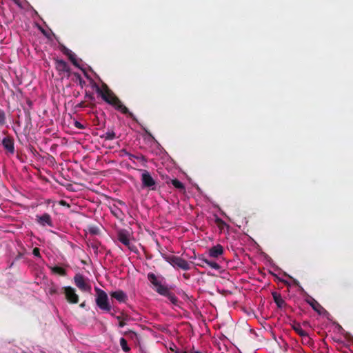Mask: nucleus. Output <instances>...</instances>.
Masks as SVG:
<instances>
[{"label": "nucleus", "mask_w": 353, "mask_h": 353, "mask_svg": "<svg viewBox=\"0 0 353 353\" xmlns=\"http://www.w3.org/2000/svg\"><path fill=\"white\" fill-rule=\"evenodd\" d=\"M51 270L53 273L58 274L61 276L66 275L65 270L60 266H54V267L51 268Z\"/></svg>", "instance_id": "obj_21"}, {"label": "nucleus", "mask_w": 353, "mask_h": 353, "mask_svg": "<svg viewBox=\"0 0 353 353\" xmlns=\"http://www.w3.org/2000/svg\"><path fill=\"white\" fill-rule=\"evenodd\" d=\"M65 294L66 300L70 303H77L79 302V296L76 294L75 290L72 287H63L62 288Z\"/></svg>", "instance_id": "obj_8"}, {"label": "nucleus", "mask_w": 353, "mask_h": 353, "mask_svg": "<svg viewBox=\"0 0 353 353\" xmlns=\"http://www.w3.org/2000/svg\"><path fill=\"white\" fill-rule=\"evenodd\" d=\"M167 179L170 181V183L175 188L183 192L185 190V185H183V183H181L178 179H170L168 176H167Z\"/></svg>", "instance_id": "obj_17"}, {"label": "nucleus", "mask_w": 353, "mask_h": 353, "mask_svg": "<svg viewBox=\"0 0 353 353\" xmlns=\"http://www.w3.org/2000/svg\"><path fill=\"white\" fill-rule=\"evenodd\" d=\"M161 254L164 260L169 263L173 268L181 269L183 270H190V265L189 263L180 256L172 254H166L165 253H161Z\"/></svg>", "instance_id": "obj_3"}, {"label": "nucleus", "mask_w": 353, "mask_h": 353, "mask_svg": "<svg viewBox=\"0 0 353 353\" xmlns=\"http://www.w3.org/2000/svg\"><path fill=\"white\" fill-rule=\"evenodd\" d=\"M74 125L77 128V129H79V130H83L85 128V126L81 123L79 121H75L74 123Z\"/></svg>", "instance_id": "obj_35"}, {"label": "nucleus", "mask_w": 353, "mask_h": 353, "mask_svg": "<svg viewBox=\"0 0 353 353\" xmlns=\"http://www.w3.org/2000/svg\"><path fill=\"white\" fill-rule=\"evenodd\" d=\"M2 145L8 153L13 154L14 152V143L12 137L7 136L2 140Z\"/></svg>", "instance_id": "obj_12"}, {"label": "nucleus", "mask_w": 353, "mask_h": 353, "mask_svg": "<svg viewBox=\"0 0 353 353\" xmlns=\"http://www.w3.org/2000/svg\"><path fill=\"white\" fill-rule=\"evenodd\" d=\"M17 158L21 161L23 162V160L22 159V154L17 152Z\"/></svg>", "instance_id": "obj_43"}, {"label": "nucleus", "mask_w": 353, "mask_h": 353, "mask_svg": "<svg viewBox=\"0 0 353 353\" xmlns=\"http://www.w3.org/2000/svg\"><path fill=\"white\" fill-rule=\"evenodd\" d=\"M117 239L127 246L130 250H133L130 240V232L125 229H119L117 231Z\"/></svg>", "instance_id": "obj_7"}, {"label": "nucleus", "mask_w": 353, "mask_h": 353, "mask_svg": "<svg viewBox=\"0 0 353 353\" xmlns=\"http://www.w3.org/2000/svg\"><path fill=\"white\" fill-rule=\"evenodd\" d=\"M100 137L101 139H104L105 140L110 141V140H113V139H114L116 138V134L112 130H109L105 134H104L103 135H101Z\"/></svg>", "instance_id": "obj_20"}, {"label": "nucleus", "mask_w": 353, "mask_h": 353, "mask_svg": "<svg viewBox=\"0 0 353 353\" xmlns=\"http://www.w3.org/2000/svg\"><path fill=\"white\" fill-rule=\"evenodd\" d=\"M85 106H88V105H85L84 101H81L77 105H76V108H85ZM89 106L93 107L94 105H89Z\"/></svg>", "instance_id": "obj_37"}, {"label": "nucleus", "mask_w": 353, "mask_h": 353, "mask_svg": "<svg viewBox=\"0 0 353 353\" xmlns=\"http://www.w3.org/2000/svg\"><path fill=\"white\" fill-rule=\"evenodd\" d=\"M85 99L87 100H90V101L94 100V97L93 94L92 93H90L88 92H85Z\"/></svg>", "instance_id": "obj_36"}, {"label": "nucleus", "mask_w": 353, "mask_h": 353, "mask_svg": "<svg viewBox=\"0 0 353 353\" xmlns=\"http://www.w3.org/2000/svg\"><path fill=\"white\" fill-rule=\"evenodd\" d=\"M90 247L93 249L95 254H98L99 245L97 243H91Z\"/></svg>", "instance_id": "obj_38"}, {"label": "nucleus", "mask_w": 353, "mask_h": 353, "mask_svg": "<svg viewBox=\"0 0 353 353\" xmlns=\"http://www.w3.org/2000/svg\"><path fill=\"white\" fill-rule=\"evenodd\" d=\"M63 52L64 54L67 55L70 60V61L74 65H75L77 68H80L77 60L76 59L75 54L68 48L64 47L63 49Z\"/></svg>", "instance_id": "obj_16"}, {"label": "nucleus", "mask_w": 353, "mask_h": 353, "mask_svg": "<svg viewBox=\"0 0 353 353\" xmlns=\"http://www.w3.org/2000/svg\"><path fill=\"white\" fill-rule=\"evenodd\" d=\"M115 318L119 321V326L123 327L126 325V323L122 319V316H116Z\"/></svg>", "instance_id": "obj_32"}, {"label": "nucleus", "mask_w": 353, "mask_h": 353, "mask_svg": "<svg viewBox=\"0 0 353 353\" xmlns=\"http://www.w3.org/2000/svg\"><path fill=\"white\" fill-rule=\"evenodd\" d=\"M301 338H302V341H303V343L308 345V344H310L311 343V339L307 333H306Z\"/></svg>", "instance_id": "obj_30"}, {"label": "nucleus", "mask_w": 353, "mask_h": 353, "mask_svg": "<svg viewBox=\"0 0 353 353\" xmlns=\"http://www.w3.org/2000/svg\"><path fill=\"white\" fill-rule=\"evenodd\" d=\"M6 117L5 112L2 109H0V124L4 125L6 123Z\"/></svg>", "instance_id": "obj_28"}, {"label": "nucleus", "mask_w": 353, "mask_h": 353, "mask_svg": "<svg viewBox=\"0 0 353 353\" xmlns=\"http://www.w3.org/2000/svg\"><path fill=\"white\" fill-rule=\"evenodd\" d=\"M32 254L36 256H41L40 250L38 248H35L33 249Z\"/></svg>", "instance_id": "obj_39"}, {"label": "nucleus", "mask_w": 353, "mask_h": 353, "mask_svg": "<svg viewBox=\"0 0 353 353\" xmlns=\"http://www.w3.org/2000/svg\"><path fill=\"white\" fill-rule=\"evenodd\" d=\"M272 296L273 297L274 301L276 303V306L280 308H285L288 305L285 300L282 298L280 293L277 292H272Z\"/></svg>", "instance_id": "obj_13"}, {"label": "nucleus", "mask_w": 353, "mask_h": 353, "mask_svg": "<svg viewBox=\"0 0 353 353\" xmlns=\"http://www.w3.org/2000/svg\"><path fill=\"white\" fill-rule=\"evenodd\" d=\"M36 220H37V222L41 226H43V227L46 226V225L50 226V227L53 226L51 216L48 213H44L43 214H42L41 216L37 215Z\"/></svg>", "instance_id": "obj_11"}, {"label": "nucleus", "mask_w": 353, "mask_h": 353, "mask_svg": "<svg viewBox=\"0 0 353 353\" xmlns=\"http://www.w3.org/2000/svg\"><path fill=\"white\" fill-rule=\"evenodd\" d=\"M223 253V248L221 245L217 244L209 250V255L213 258H218Z\"/></svg>", "instance_id": "obj_14"}, {"label": "nucleus", "mask_w": 353, "mask_h": 353, "mask_svg": "<svg viewBox=\"0 0 353 353\" xmlns=\"http://www.w3.org/2000/svg\"><path fill=\"white\" fill-rule=\"evenodd\" d=\"M203 261L205 262L206 265L210 266L212 269L218 270H219L221 268V266L216 262H215V261H210V260H203Z\"/></svg>", "instance_id": "obj_23"}, {"label": "nucleus", "mask_w": 353, "mask_h": 353, "mask_svg": "<svg viewBox=\"0 0 353 353\" xmlns=\"http://www.w3.org/2000/svg\"><path fill=\"white\" fill-rule=\"evenodd\" d=\"M215 223L216 224L217 227L221 230H223L225 226H227V224L226 223L222 220L221 218H219V216H216V218H215Z\"/></svg>", "instance_id": "obj_22"}, {"label": "nucleus", "mask_w": 353, "mask_h": 353, "mask_svg": "<svg viewBox=\"0 0 353 353\" xmlns=\"http://www.w3.org/2000/svg\"><path fill=\"white\" fill-rule=\"evenodd\" d=\"M80 307H85V303L83 302V303H81V304H80Z\"/></svg>", "instance_id": "obj_46"}, {"label": "nucleus", "mask_w": 353, "mask_h": 353, "mask_svg": "<svg viewBox=\"0 0 353 353\" xmlns=\"http://www.w3.org/2000/svg\"><path fill=\"white\" fill-rule=\"evenodd\" d=\"M111 315H112V316H114V314H113V313H111Z\"/></svg>", "instance_id": "obj_47"}, {"label": "nucleus", "mask_w": 353, "mask_h": 353, "mask_svg": "<svg viewBox=\"0 0 353 353\" xmlns=\"http://www.w3.org/2000/svg\"><path fill=\"white\" fill-rule=\"evenodd\" d=\"M203 260H207V259H205L202 255L199 256L198 262L196 263V265L204 268L205 265V263L204 261H203Z\"/></svg>", "instance_id": "obj_29"}, {"label": "nucleus", "mask_w": 353, "mask_h": 353, "mask_svg": "<svg viewBox=\"0 0 353 353\" xmlns=\"http://www.w3.org/2000/svg\"><path fill=\"white\" fill-rule=\"evenodd\" d=\"M307 303H308L312 308L320 315L328 314L327 311L325 310L323 306L316 301L313 297L309 296L305 299Z\"/></svg>", "instance_id": "obj_10"}, {"label": "nucleus", "mask_w": 353, "mask_h": 353, "mask_svg": "<svg viewBox=\"0 0 353 353\" xmlns=\"http://www.w3.org/2000/svg\"><path fill=\"white\" fill-rule=\"evenodd\" d=\"M112 214L118 219L123 220L125 215L124 213L117 207L111 209Z\"/></svg>", "instance_id": "obj_19"}, {"label": "nucleus", "mask_w": 353, "mask_h": 353, "mask_svg": "<svg viewBox=\"0 0 353 353\" xmlns=\"http://www.w3.org/2000/svg\"><path fill=\"white\" fill-rule=\"evenodd\" d=\"M123 334L125 336H126L127 337L132 339H133L134 338H137V334L132 330L126 331L123 333Z\"/></svg>", "instance_id": "obj_26"}, {"label": "nucleus", "mask_w": 353, "mask_h": 353, "mask_svg": "<svg viewBox=\"0 0 353 353\" xmlns=\"http://www.w3.org/2000/svg\"><path fill=\"white\" fill-rule=\"evenodd\" d=\"M147 277L158 294L167 297L173 305H176L178 304L179 299L170 291L167 286L161 283L154 273L149 272Z\"/></svg>", "instance_id": "obj_2"}, {"label": "nucleus", "mask_w": 353, "mask_h": 353, "mask_svg": "<svg viewBox=\"0 0 353 353\" xmlns=\"http://www.w3.org/2000/svg\"><path fill=\"white\" fill-rule=\"evenodd\" d=\"M143 130L145 132V133L147 134H148L150 137H152L151 133L147 129H145V128H143Z\"/></svg>", "instance_id": "obj_44"}, {"label": "nucleus", "mask_w": 353, "mask_h": 353, "mask_svg": "<svg viewBox=\"0 0 353 353\" xmlns=\"http://www.w3.org/2000/svg\"><path fill=\"white\" fill-rule=\"evenodd\" d=\"M89 232L92 234H98L99 232V229L96 226H92L89 228Z\"/></svg>", "instance_id": "obj_33"}, {"label": "nucleus", "mask_w": 353, "mask_h": 353, "mask_svg": "<svg viewBox=\"0 0 353 353\" xmlns=\"http://www.w3.org/2000/svg\"><path fill=\"white\" fill-rule=\"evenodd\" d=\"M96 292V304L102 310L105 312H110L111 310V305L108 302V296L106 292L97 288H94Z\"/></svg>", "instance_id": "obj_4"}, {"label": "nucleus", "mask_w": 353, "mask_h": 353, "mask_svg": "<svg viewBox=\"0 0 353 353\" xmlns=\"http://www.w3.org/2000/svg\"><path fill=\"white\" fill-rule=\"evenodd\" d=\"M48 293L50 295H55V294H60L62 292V290L61 291L59 292V288L54 283H51L50 285H48Z\"/></svg>", "instance_id": "obj_18"}, {"label": "nucleus", "mask_w": 353, "mask_h": 353, "mask_svg": "<svg viewBox=\"0 0 353 353\" xmlns=\"http://www.w3.org/2000/svg\"><path fill=\"white\" fill-rule=\"evenodd\" d=\"M55 68L58 71L59 75H64L69 78L72 74L68 63L63 59H54Z\"/></svg>", "instance_id": "obj_6"}, {"label": "nucleus", "mask_w": 353, "mask_h": 353, "mask_svg": "<svg viewBox=\"0 0 353 353\" xmlns=\"http://www.w3.org/2000/svg\"><path fill=\"white\" fill-rule=\"evenodd\" d=\"M122 319L126 323V321H129L130 317L128 315H126V314H125V315L123 314L122 315Z\"/></svg>", "instance_id": "obj_41"}, {"label": "nucleus", "mask_w": 353, "mask_h": 353, "mask_svg": "<svg viewBox=\"0 0 353 353\" xmlns=\"http://www.w3.org/2000/svg\"><path fill=\"white\" fill-rule=\"evenodd\" d=\"M130 159H131V158H135L137 159V160L139 161H143L144 163H146L147 162V159L145 158V156L143 155H141V156H134V155H132V154H130Z\"/></svg>", "instance_id": "obj_31"}, {"label": "nucleus", "mask_w": 353, "mask_h": 353, "mask_svg": "<svg viewBox=\"0 0 353 353\" xmlns=\"http://www.w3.org/2000/svg\"><path fill=\"white\" fill-rule=\"evenodd\" d=\"M28 150L33 154V156H34L36 157L37 156H39V152L36 150V149L33 146L29 145Z\"/></svg>", "instance_id": "obj_34"}, {"label": "nucleus", "mask_w": 353, "mask_h": 353, "mask_svg": "<svg viewBox=\"0 0 353 353\" xmlns=\"http://www.w3.org/2000/svg\"><path fill=\"white\" fill-rule=\"evenodd\" d=\"M120 345L122 350L125 352H128L130 350V347L128 345L127 341L124 338L120 339Z\"/></svg>", "instance_id": "obj_24"}, {"label": "nucleus", "mask_w": 353, "mask_h": 353, "mask_svg": "<svg viewBox=\"0 0 353 353\" xmlns=\"http://www.w3.org/2000/svg\"><path fill=\"white\" fill-rule=\"evenodd\" d=\"M118 203H119V205H125V203L121 200H119L118 201Z\"/></svg>", "instance_id": "obj_45"}, {"label": "nucleus", "mask_w": 353, "mask_h": 353, "mask_svg": "<svg viewBox=\"0 0 353 353\" xmlns=\"http://www.w3.org/2000/svg\"><path fill=\"white\" fill-rule=\"evenodd\" d=\"M96 92L101 97L103 100L108 104L113 106L117 110L121 112L122 114H127L132 120L138 122L137 119L134 114L129 111L121 102V101L116 96V94L108 88V86L103 83L102 88L95 84Z\"/></svg>", "instance_id": "obj_1"}, {"label": "nucleus", "mask_w": 353, "mask_h": 353, "mask_svg": "<svg viewBox=\"0 0 353 353\" xmlns=\"http://www.w3.org/2000/svg\"><path fill=\"white\" fill-rule=\"evenodd\" d=\"M76 286L83 292H90L91 286L86 283L84 277L80 274H77L74 277Z\"/></svg>", "instance_id": "obj_9"}, {"label": "nucleus", "mask_w": 353, "mask_h": 353, "mask_svg": "<svg viewBox=\"0 0 353 353\" xmlns=\"http://www.w3.org/2000/svg\"><path fill=\"white\" fill-rule=\"evenodd\" d=\"M110 296H112V298L115 299L120 303H125L128 299L126 294L122 290L112 292L110 294Z\"/></svg>", "instance_id": "obj_15"}, {"label": "nucleus", "mask_w": 353, "mask_h": 353, "mask_svg": "<svg viewBox=\"0 0 353 353\" xmlns=\"http://www.w3.org/2000/svg\"><path fill=\"white\" fill-rule=\"evenodd\" d=\"M183 276L184 279L188 280V279H189L190 278V274H188V273H184L183 274Z\"/></svg>", "instance_id": "obj_42"}, {"label": "nucleus", "mask_w": 353, "mask_h": 353, "mask_svg": "<svg viewBox=\"0 0 353 353\" xmlns=\"http://www.w3.org/2000/svg\"><path fill=\"white\" fill-rule=\"evenodd\" d=\"M141 172V181L143 188H147L149 190H157V182L152 174L146 170H139Z\"/></svg>", "instance_id": "obj_5"}, {"label": "nucleus", "mask_w": 353, "mask_h": 353, "mask_svg": "<svg viewBox=\"0 0 353 353\" xmlns=\"http://www.w3.org/2000/svg\"><path fill=\"white\" fill-rule=\"evenodd\" d=\"M176 353H181V352H176ZM183 353H187V352H183Z\"/></svg>", "instance_id": "obj_48"}, {"label": "nucleus", "mask_w": 353, "mask_h": 353, "mask_svg": "<svg viewBox=\"0 0 353 353\" xmlns=\"http://www.w3.org/2000/svg\"><path fill=\"white\" fill-rule=\"evenodd\" d=\"M60 205H63V206H67L68 208L70 207V205L65 201H63V200H61L60 202H59Z\"/></svg>", "instance_id": "obj_40"}, {"label": "nucleus", "mask_w": 353, "mask_h": 353, "mask_svg": "<svg viewBox=\"0 0 353 353\" xmlns=\"http://www.w3.org/2000/svg\"><path fill=\"white\" fill-rule=\"evenodd\" d=\"M293 329L301 337L303 336H304L307 333L305 330H303L302 329V327L300 325V324H297L296 325H294L293 326Z\"/></svg>", "instance_id": "obj_25"}, {"label": "nucleus", "mask_w": 353, "mask_h": 353, "mask_svg": "<svg viewBox=\"0 0 353 353\" xmlns=\"http://www.w3.org/2000/svg\"><path fill=\"white\" fill-rule=\"evenodd\" d=\"M73 75L75 77V78H79V83L81 87H83L85 84V81L83 79L80 74L77 72H74Z\"/></svg>", "instance_id": "obj_27"}]
</instances>
